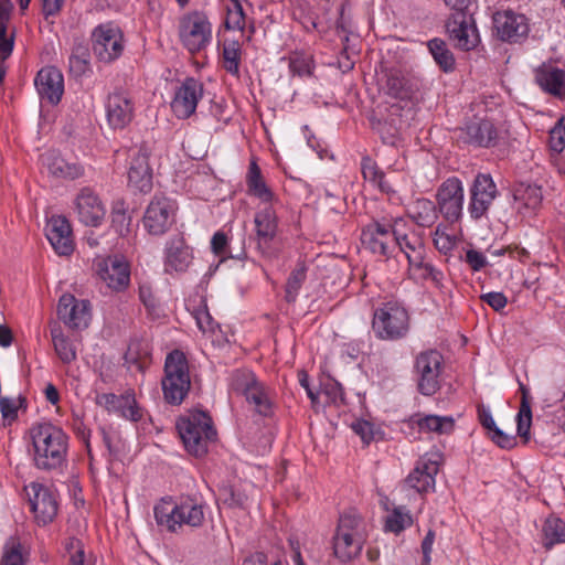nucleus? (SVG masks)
<instances>
[{
	"instance_id": "f257e3e1",
	"label": "nucleus",
	"mask_w": 565,
	"mask_h": 565,
	"mask_svg": "<svg viewBox=\"0 0 565 565\" xmlns=\"http://www.w3.org/2000/svg\"><path fill=\"white\" fill-rule=\"evenodd\" d=\"M206 504L193 497H180L173 502L172 498L162 499L154 509V519L160 527L175 533L184 525L199 529L205 522Z\"/></svg>"
},
{
	"instance_id": "f03ea898",
	"label": "nucleus",
	"mask_w": 565,
	"mask_h": 565,
	"mask_svg": "<svg viewBox=\"0 0 565 565\" xmlns=\"http://www.w3.org/2000/svg\"><path fill=\"white\" fill-rule=\"evenodd\" d=\"M34 462L39 469L51 470L62 466L67 454V435L62 428L45 422L31 428Z\"/></svg>"
},
{
	"instance_id": "7ed1b4c3",
	"label": "nucleus",
	"mask_w": 565,
	"mask_h": 565,
	"mask_svg": "<svg viewBox=\"0 0 565 565\" xmlns=\"http://www.w3.org/2000/svg\"><path fill=\"white\" fill-rule=\"evenodd\" d=\"M180 437L186 450L201 457L207 452V444L216 438L212 418L202 411L182 417L177 424Z\"/></svg>"
},
{
	"instance_id": "20e7f679",
	"label": "nucleus",
	"mask_w": 565,
	"mask_h": 565,
	"mask_svg": "<svg viewBox=\"0 0 565 565\" xmlns=\"http://www.w3.org/2000/svg\"><path fill=\"white\" fill-rule=\"evenodd\" d=\"M164 401L180 405L186 397L191 380L184 353L180 350L170 352L164 361V377L161 381Z\"/></svg>"
},
{
	"instance_id": "39448f33",
	"label": "nucleus",
	"mask_w": 565,
	"mask_h": 565,
	"mask_svg": "<svg viewBox=\"0 0 565 565\" xmlns=\"http://www.w3.org/2000/svg\"><path fill=\"white\" fill-rule=\"evenodd\" d=\"M372 328L379 339L398 340L408 332V312L396 301L384 302L373 315Z\"/></svg>"
},
{
	"instance_id": "423d86ee",
	"label": "nucleus",
	"mask_w": 565,
	"mask_h": 565,
	"mask_svg": "<svg viewBox=\"0 0 565 565\" xmlns=\"http://www.w3.org/2000/svg\"><path fill=\"white\" fill-rule=\"evenodd\" d=\"M231 387L243 395L259 415L268 417L273 414V402L268 388L252 371L235 370L231 375Z\"/></svg>"
},
{
	"instance_id": "0eeeda50",
	"label": "nucleus",
	"mask_w": 565,
	"mask_h": 565,
	"mask_svg": "<svg viewBox=\"0 0 565 565\" xmlns=\"http://www.w3.org/2000/svg\"><path fill=\"white\" fill-rule=\"evenodd\" d=\"M397 222L372 221L365 225L360 237L362 246L371 254L388 259L396 249Z\"/></svg>"
},
{
	"instance_id": "6e6552de",
	"label": "nucleus",
	"mask_w": 565,
	"mask_h": 565,
	"mask_svg": "<svg viewBox=\"0 0 565 565\" xmlns=\"http://www.w3.org/2000/svg\"><path fill=\"white\" fill-rule=\"evenodd\" d=\"M179 35L190 53L204 50L212 40V25L207 17L199 11L184 17L180 22Z\"/></svg>"
},
{
	"instance_id": "1a4fd4ad",
	"label": "nucleus",
	"mask_w": 565,
	"mask_h": 565,
	"mask_svg": "<svg viewBox=\"0 0 565 565\" xmlns=\"http://www.w3.org/2000/svg\"><path fill=\"white\" fill-rule=\"evenodd\" d=\"M92 47L100 62L110 63L124 51L122 34L113 22L97 25L92 32Z\"/></svg>"
},
{
	"instance_id": "9d476101",
	"label": "nucleus",
	"mask_w": 565,
	"mask_h": 565,
	"mask_svg": "<svg viewBox=\"0 0 565 565\" xmlns=\"http://www.w3.org/2000/svg\"><path fill=\"white\" fill-rule=\"evenodd\" d=\"M443 355L436 350H428L417 355L415 371L418 376V391L426 396L434 395L440 387Z\"/></svg>"
},
{
	"instance_id": "9b49d317",
	"label": "nucleus",
	"mask_w": 565,
	"mask_h": 565,
	"mask_svg": "<svg viewBox=\"0 0 565 565\" xmlns=\"http://www.w3.org/2000/svg\"><path fill=\"white\" fill-rule=\"evenodd\" d=\"M446 30L455 46L460 50L470 51L479 43L475 20L465 10L451 13L446 22Z\"/></svg>"
},
{
	"instance_id": "f8f14e48",
	"label": "nucleus",
	"mask_w": 565,
	"mask_h": 565,
	"mask_svg": "<svg viewBox=\"0 0 565 565\" xmlns=\"http://www.w3.org/2000/svg\"><path fill=\"white\" fill-rule=\"evenodd\" d=\"M437 206L443 217L455 223L460 220L463 206V186L458 178H449L437 191Z\"/></svg>"
},
{
	"instance_id": "ddd939ff",
	"label": "nucleus",
	"mask_w": 565,
	"mask_h": 565,
	"mask_svg": "<svg viewBox=\"0 0 565 565\" xmlns=\"http://www.w3.org/2000/svg\"><path fill=\"white\" fill-rule=\"evenodd\" d=\"M456 138L458 142L463 145L490 148L498 143L499 132L492 121L476 119L457 128Z\"/></svg>"
},
{
	"instance_id": "4468645a",
	"label": "nucleus",
	"mask_w": 565,
	"mask_h": 565,
	"mask_svg": "<svg viewBox=\"0 0 565 565\" xmlns=\"http://www.w3.org/2000/svg\"><path fill=\"white\" fill-rule=\"evenodd\" d=\"M174 222V206L166 196L156 195L146 209L143 225L151 235H163Z\"/></svg>"
},
{
	"instance_id": "2eb2a0df",
	"label": "nucleus",
	"mask_w": 565,
	"mask_h": 565,
	"mask_svg": "<svg viewBox=\"0 0 565 565\" xmlns=\"http://www.w3.org/2000/svg\"><path fill=\"white\" fill-rule=\"evenodd\" d=\"M99 278L114 291H124L130 282V266L121 255H113L96 263Z\"/></svg>"
},
{
	"instance_id": "dca6fc26",
	"label": "nucleus",
	"mask_w": 565,
	"mask_h": 565,
	"mask_svg": "<svg viewBox=\"0 0 565 565\" xmlns=\"http://www.w3.org/2000/svg\"><path fill=\"white\" fill-rule=\"evenodd\" d=\"M498 193L497 185L490 174L476 175L471 189L468 211L473 220L487 214Z\"/></svg>"
},
{
	"instance_id": "f3484780",
	"label": "nucleus",
	"mask_w": 565,
	"mask_h": 565,
	"mask_svg": "<svg viewBox=\"0 0 565 565\" xmlns=\"http://www.w3.org/2000/svg\"><path fill=\"white\" fill-rule=\"evenodd\" d=\"M150 149L141 145L132 154L128 169V185L134 191L149 193L153 186V173L149 163Z\"/></svg>"
},
{
	"instance_id": "a211bd4d",
	"label": "nucleus",
	"mask_w": 565,
	"mask_h": 565,
	"mask_svg": "<svg viewBox=\"0 0 565 565\" xmlns=\"http://www.w3.org/2000/svg\"><path fill=\"white\" fill-rule=\"evenodd\" d=\"M203 85L193 77H186L177 89L171 102V109L178 118L185 119L194 114L202 97Z\"/></svg>"
},
{
	"instance_id": "6ab92c4d",
	"label": "nucleus",
	"mask_w": 565,
	"mask_h": 565,
	"mask_svg": "<svg viewBox=\"0 0 565 565\" xmlns=\"http://www.w3.org/2000/svg\"><path fill=\"white\" fill-rule=\"evenodd\" d=\"M493 22L498 36L511 43L525 39L530 31L526 17L513 11L497 12Z\"/></svg>"
},
{
	"instance_id": "aec40b11",
	"label": "nucleus",
	"mask_w": 565,
	"mask_h": 565,
	"mask_svg": "<svg viewBox=\"0 0 565 565\" xmlns=\"http://www.w3.org/2000/svg\"><path fill=\"white\" fill-rule=\"evenodd\" d=\"M88 300H77L71 294H64L57 305L58 318L71 329H81L88 326L90 313Z\"/></svg>"
},
{
	"instance_id": "412c9836",
	"label": "nucleus",
	"mask_w": 565,
	"mask_h": 565,
	"mask_svg": "<svg viewBox=\"0 0 565 565\" xmlns=\"http://www.w3.org/2000/svg\"><path fill=\"white\" fill-rule=\"evenodd\" d=\"M75 212L81 223L98 226L105 217L106 210L98 195L89 188H84L75 199Z\"/></svg>"
},
{
	"instance_id": "4be33fe9",
	"label": "nucleus",
	"mask_w": 565,
	"mask_h": 565,
	"mask_svg": "<svg viewBox=\"0 0 565 565\" xmlns=\"http://www.w3.org/2000/svg\"><path fill=\"white\" fill-rule=\"evenodd\" d=\"M34 84L42 99H46L51 105H57L61 102L64 93V77L58 68L54 66L41 68Z\"/></svg>"
},
{
	"instance_id": "5701e85b",
	"label": "nucleus",
	"mask_w": 565,
	"mask_h": 565,
	"mask_svg": "<svg viewBox=\"0 0 565 565\" xmlns=\"http://www.w3.org/2000/svg\"><path fill=\"white\" fill-rule=\"evenodd\" d=\"M192 259V249L183 236L177 235L167 241L164 248V270L167 273L186 271Z\"/></svg>"
},
{
	"instance_id": "b1692460",
	"label": "nucleus",
	"mask_w": 565,
	"mask_h": 565,
	"mask_svg": "<svg viewBox=\"0 0 565 565\" xmlns=\"http://www.w3.org/2000/svg\"><path fill=\"white\" fill-rule=\"evenodd\" d=\"M385 92L393 98L411 99L419 90L418 81L396 67L385 68Z\"/></svg>"
},
{
	"instance_id": "393cba45",
	"label": "nucleus",
	"mask_w": 565,
	"mask_h": 565,
	"mask_svg": "<svg viewBox=\"0 0 565 565\" xmlns=\"http://www.w3.org/2000/svg\"><path fill=\"white\" fill-rule=\"evenodd\" d=\"M106 115L111 128H125L134 117V103L128 94L122 92L110 94L106 102Z\"/></svg>"
},
{
	"instance_id": "a878e982",
	"label": "nucleus",
	"mask_w": 565,
	"mask_h": 565,
	"mask_svg": "<svg viewBox=\"0 0 565 565\" xmlns=\"http://www.w3.org/2000/svg\"><path fill=\"white\" fill-rule=\"evenodd\" d=\"M256 227V247L263 255L273 253L271 242L276 237L277 221L275 211L271 207H265L257 212L254 218Z\"/></svg>"
},
{
	"instance_id": "bb28decb",
	"label": "nucleus",
	"mask_w": 565,
	"mask_h": 565,
	"mask_svg": "<svg viewBox=\"0 0 565 565\" xmlns=\"http://www.w3.org/2000/svg\"><path fill=\"white\" fill-rule=\"evenodd\" d=\"M534 82L546 94L565 99V71L543 63L534 70Z\"/></svg>"
},
{
	"instance_id": "cd10ccee",
	"label": "nucleus",
	"mask_w": 565,
	"mask_h": 565,
	"mask_svg": "<svg viewBox=\"0 0 565 565\" xmlns=\"http://www.w3.org/2000/svg\"><path fill=\"white\" fill-rule=\"evenodd\" d=\"M514 209L523 217H531L540 210L543 201L541 186L519 183L513 190Z\"/></svg>"
},
{
	"instance_id": "c85d7f7f",
	"label": "nucleus",
	"mask_w": 565,
	"mask_h": 565,
	"mask_svg": "<svg viewBox=\"0 0 565 565\" xmlns=\"http://www.w3.org/2000/svg\"><path fill=\"white\" fill-rule=\"evenodd\" d=\"M31 489L33 497L29 499V502L35 519L43 524L52 522L57 514V502L54 494L46 487L39 483H33Z\"/></svg>"
},
{
	"instance_id": "c756f323",
	"label": "nucleus",
	"mask_w": 565,
	"mask_h": 565,
	"mask_svg": "<svg viewBox=\"0 0 565 565\" xmlns=\"http://www.w3.org/2000/svg\"><path fill=\"white\" fill-rule=\"evenodd\" d=\"M46 237L58 255H70L73 249L72 228L64 216H53L46 228Z\"/></svg>"
},
{
	"instance_id": "7c9ffc66",
	"label": "nucleus",
	"mask_w": 565,
	"mask_h": 565,
	"mask_svg": "<svg viewBox=\"0 0 565 565\" xmlns=\"http://www.w3.org/2000/svg\"><path fill=\"white\" fill-rule=\"evenodd\" d=\"M438 472L437 461H419L405 479V483L418 493L429 491L435 486V476Z\"/></svg>"
},
{
	"instance_id": "2f4dec72",
	"label": "nucleus",
	"mask_w": 565,
	"mask_h": 565,
	"mask_svg": "<svg viewBox=\"0 0 565 565\" xmlns=\"http://www.w3.org/2000/svg\"><path fill=\"white\" fill-rule=\"evenodd\" d=\"M362 547V535L335 532L332 537L333 555L343 563L359 556Z\"/></svg>"
},
{
	"instance_id": "473e14b6",
	"label": "nucleus",
	"mask_w": 565,
	"mask_h": 565,
	"mask_svg": "<svg viewBox=\"0 0 565 565\" xmlns=\"http://www.w3.org/2000/svg\"><path fill=\"white\" fill-rule=\"evenodd\" d=\"M396 248H398L407 258L411 267L423 265L425 259V245L423 239L415 235L401 234L397 230Z\"/></svg>"
},
{
	"instance_id": "72a5a7b5",
	"label": "nucleus",
	"mask_w": 565,
	"mask_h": 565,
	"mask_svg": "<svg viewBox=\"0 0 565 565\" xmlns=\"http://www.w3.org/2000/svg\"><path fill=\"white\" fill-rule=\"evenodd\" d=\"M411 423L416 425L419 431L436 433L439 435H448L455 428V420L450 416L426 415L418 414L411 417Z\"/></svg>"
},
{
	"instance_id": "f704fd0d",
	"label": "nucleus",
	"mask_w": 565,
	"mask_h": 565,
	"mask_svg": "<svg viewBox=\"0 0 565 565\" xmlns=\"http://www.w3.org/2000/svg\"><path fill=\"white\" fill-rule=\"evenodd\" d=\"M521 403L516 415V431L518 436L522 438L523 443H529L532 426V408L531 396L529 388L520 383Z\"/></svg>"
},
{
	"instance_id": "c9c22d12",
	"label": "nucleus",
	"mask_w": 565,
	"mask_h": 565,
	"mask_svg": "<svg viewBox=\"0 0 565 565\" xmlns=\"http://www.w3.org/2000/svg\"><path fill=\"white\" fill-rule=\"evenodd\" d=\"M45 164L50 173L57 178L74 180L83 175L84 168L76 162H67L64 158L55 153H49L44 157Z\"/></svg>"
},
{
	"instance_id": "e433bc0d",
	"label": "nucleus",
	"mask_w": 565,
	"mask_h": 565,
	"mask_svg": "<svg viewBox=\"0 0 565 565\" xmlns=\"http://www.w3.org/2000/svg\"><path fill=\"white\" fill-rule=\"evenodd\" d=\"M409 217L422 227H430L438 218L436 204L428 199H418L408 210Z\"/></svg>"
},
{
	"instance_id": "4c0bfd02",
	"label": "nucleus",
	"mask_w": 565,
	"mask_h": 565,
	"mask_svg": "<svg viewBox=\"0 0 565 565\" xmlns=\"http://www.w3.org/2000/svg\"><path fill=\"white\" fill-rule=\"evenodd\" d=\"M90 53L87 44L77 42L72 49L68 58L70 73L74 77H82L90 71Z\"/></svg>"
},
{
	"instance_id": "58836bf2",
	"label": "nucleus",
	"mask_w": 565,
	"mask_h": 565,
	"mask_svg": "<svg viewBox=\"0 0 565 565\" xmlns=\"http://www.w3.org/2000/svg\"><path fill=\"white\" fill-rule=\"evenodd\" d=\"M246 182L248 192L252 195L260 199L264 202H269L273 200V192L263 180L260 169L255 161H252L249 164Z\"/></svg>"
},
{
	"instance_id": "ea45409f",
	"label": "nucleus",
	"mask_w": 565,
	"mask_h": 565,
	"mask_svg": "<svg viewBox=\"0 0 565 565\" xmlns=\"http://www.w3.org/2000/svg\"><path fill=\"white\" fill-rule=\"evenodd\" d=\"M427 45L435 62L444 72L448 73L455 70L456 62L454 54L444 40L435 38L430 40Z\"/></svg>"
},
{
	"instance_id": "a19ab883",
	"label": "nucleus",
	"mask_w": 565,
	"mask_h": 565,
	"mask_svg": "<svg viewBox=\"0 0 565 565\" xmlns=\"http://www.w3.org/2000/svg\"><path fill=\"white\" fill-rule=\"evenodd\" d=\"M543 544L551 548L558 543H565V522L556 516H550L543 525Z\"/></svg>"
},
{
	"instance_id": "79ce46f5",
	"label": "nucleus",
	"mask_w": 565,
	"mask_h": 565,
	"mask_svg": "<svg viewBox=\"0 0 565 565\" xmlns=\"http://www.w3.org/2000/svg\"><path fill=\"white\" fill-rule=\"evenodd\" d=\"M244 235H242V246L239 247V252L237 254H233V247L230 244L228 237L223 232H216L211 239V249L216 256H225L227 255L230 258L243 259L246 257V252L244 247Z\"/></svg>"
},
{
	"instance_id": "37998d69",
	"label": "nucleus",
	"mask_w": 565,
	"mask_h": 565,
	"mask_svg": "<svg viewBox=\"0 0 565 565\" xmlns=\"http://www.w3.org/2000/svg\"><path fill=\"white\" fill-rule=\"evenodd\" d=\"M54 350L63 363L70 364L76 359V350L68 338H66L60 328L51 330Z\"/></svg>"
},
{
	"instance_id": "c03bdc74",
	"label": "nucleus",
	"mask_w": 565,
	"mask_h": 565,
	"mask_svg": "<svg viewBox=\"0 0 565 565\" xmlns=\"http://www.w3.org/2000/svg\"><path fill=\"white\" fill-rule=\"evenodd\" d=\"M223 66L233 74L238 75L241 62V45L237 41L225 42L222 50Z\"/></svg>"
},
{
	"instance_id": "a18cd8bd",
	"label": "nucleus",
	"mask_w": 565,
	"mask_h": 565,
	"mask_svg": "<svg viewBox=\"0 0 565 565\" xmlns=\"http://www.w3.org/2000/svg\"><path fill=\"white\" fill-rule=\"evenodd\" d=\"M24 562L22 545L19 539L14 536L9 537L3 546L0 565H24Z\"/></svg>"
},
{
	"instance_id": "49530a36",
	"label": "nucleus",
	"mask_w": 565,
	"mask_h": 565,
	"mask_svg": "<svg viewBox=\"0 0 565 565\" xmlns=\"http://www.w3.org/2000/svg\"><path fill=\"white\" fill-rule=\"evenodd\" d=\"M362 521V516L355 510L350 509L340 514L335 532L362 535L360 533Z\"/></svg>"
},
{
	"instance_id": "de8ad7c7",
	"label": "nucleus",
	"mask_w": 565,
	"mask_h": 565,
	"mask_svg": "<svg viewBox=\"0 0 565 565\" xmlns=\"http://www.w3.org/2000/svg\"><path fill=\"white\" fill-rule=\"evenodd\" d=\"M131 216L127 213L122 203L114 206L111 212V227L121 237L130 232Z\"/></svg>"
},
{
	"instance_id": "09e8293b",
	"label": "nucleus",
	"mask_w": 565,
	"mask_h": 565,
	"mask_svg": "<svg viewBox=\"0 0 565 565\" xmlns=\"http://www.w3.org/2000/svg\"><path fill=\"white\" fill-rule=\"evenodd\" d=\"M306 279V268L305 266H299L295 268L286 282V295L285 298L288 302H295L298 296V292Z\"/></svg>"
},
{
	"instance_id": "8fccbe9b",
	"label": "nucleus",
	"mask_w": 565,
	"mask_h": 565,
	"mask_svg": "<svg viewBox=\"0 0 565 565\" xmlns=\"http://www.w3.org/2000/svg\"><path fill=\"white\" fill-rule=\"evenodd\" d=\"M290 72L294 75L310 76L312 74V57L307 54H298L296 53L290 57L289 62Z\"/></svg>"
},
{
	"instance_id": "3c124183",
	"label": "nucleus",
	"mask_w": 565,
	"mask_h": 565,
	"mask_svg": "<svg viewBox=\"0 0 565 565\" xmlns=\"http://www.w3.org/2000/svg\"><path fill=\"white\" fill-rule=\"evenodd\" d=\"M125 401H121V405L118 409L121 416L131 422H138L142 417L140 407L137 405L134 394H124Z\"/></svg>"
},
{
	"instance_id": "603ef678",
	"label": "nucleus",
	"mask_w": 565,
	"mask_h": 565,
	"mask_svg": "<svg viewBox=\"0 0 565 565\" xmlns=\"http://www.w3.org/2000/svg\"><path fill=\"white\" fill-rule=\"evenodd\" d=\"M411 523V515L402 513L399 509H394L393 513L386 519L385 529L393 533H399Z\"/></svg>"
},
{
	"instance_id": "864d4df0",
	"label": "nucleus",
	"mask_w": 565,
	"mask_h": 565,
	"mask_svg": "<svg viewBox=\"0 0 565 565\" xmlns=\"http://www.w3.org/2000/svg\"><path fill=\"white\" fill-rule=\"evenodd\" d=\"M234 8L228 10L226 26L233 30H243L245 26V13L238 0H233Z\"/></svg>"
},
{
	"instance_id": "5fc2aeb1",
	"label": "nucleus",
	"mask_w": 565,
	"mask_h": 565,
	"mask_svg": "<svg viewBox=\"0 0 565 565\" xmlns=\"http://www.w3.org/2000/svg\"><path fill=\"white\" fill-rule=\"evenodd\" d=\"M551 149L561 152L565 148V116L550 131Z\"/></svg>"
},
{
	"instance_id": "6e6d98bb",
	"label": "nucleus",
	"mask_w": 565,
	"mask_h": 565,
	"mask_svg": "<svg viewBox=\"0 0 565 565\" xmlns=\"http://www.w3.org/2000/svg\"><path fill=\"white\" fill-rule=\"evenodd\" d=\"M434 244L439 252L447 254L455 247L456 239L445 232V227L438 225L434 234Z\"/></svg>"
},
{
	"instance_id": "4d7b16f0",
	"label": "nucleus",
	"mask_w": 565,
	"mask_h": 565,
	"mask_svg": "<svg viewBox=\"0 0 565 565\" xmlns=\"http://www.w3.org/2000/svg\"><path fill=\"white\" fill-rule=\"evenodd\" d=\"M65 547L71 554L68 565H85L84 548L79 540L70 537L65 544Z\"/></svg>"
},
{
	"instance_id": "13d9d810",
	"label": "nucleus",
	"mask_w": 565,
	"mask_h": 565,
	"mask_svg": "<svg viewBox=\"0 0 565 565\" xmlns=\"http://www.w3.org/2000/svg\"><path fill=\"white\" fill-rule=\"evenodd\" d=\"M220 498L228 508H244L246 495L236 492L232 487H225L221 490Z\"/></svg>"
},
{
	"instance_id": "bf43d9fd",
	"label": "nucleus",
	"mask_w": 565,
	"mask_h": 565,
	"mask_svg": "<svg viewBox=\"0 0 565 565\" xmlns=\"http://www.w3.org/2000/svg\"><path fill=\"white\" fill-rule=\"evenodd\" d=\"M488 436L494 444L503 449H512L516 445L515 436L504 433L498 426L491 429Z\"/></svg>"
},
{
	"instance_id": "052dcab7",
	"label": "nucleus",
	"mask_w": 565,
	"mask_h": 565,
	"mask_svg": "<svg viewBox=\"0 0 565 565\" xmlns=\"http://www.w3.org/2000/svg\"><path fill=\"white\" fill-rule=\"evenodd\" d=\"M480 299L495 311L502 310L508 303V299L504 294L498 291L482 294Z\"/></svg>"
},
{
	"instance_id": "680f3d73",
	"label": "nucleus",
	"mask_w": 565,
	"mask_h": 565,
	"mask_svg": "<svg viewBox=\"0 0 565 565\" xmlns=\"http://www.w3.org/2000/svg\"><path fill=\"white\" fill-rule=\"evenodd\" d=\"M414 268L422 270V277L424 279H430L437 287L443 286L441 281L444 279V274L436 269L431 264L423 260V265L415 266Z\"/></svg>"
},
{
	"instance_id": "e2e57ef3",
	"label": "nucleus",
	"mask_w": 565,
	"mask_h": 565,
	"mask_svg": "<svg viewBox=\"0 0 565 565\" xmlns=\"http://www.w3.org/2000/svg\"><path fill=\"white\" fill-rule=\"evenodd\" d=\"M353 431L359 435L366 445L373 439V425L367 420H356L352 424Z\"/></svg>"
},
{
	"instance_id": "0e129e2a",
	"label": "nucleus",
	"mask_w": 565,
	"mask_h": 565,
	"mask_svg": "<svg viewBox=\"0 0 565 565\" xmlns=\"http://www.w3.org/2000/svg\"><path fill=\"white\" fill-rule=\"evenodd\" d=\"M195 320L199 329L203 332H213L216 327V323L206 309L198 310L195 313Z\"/></svg>"
},
{
	"instance_id": "69168bd1",
	"label": "nucleus",
	"mask_w": 565,
	"mask_h": 565,
	"mask_svg": "<svg viewBox=\"0 0 565 565\" xmlns=\"http://www.w3.org/2000/svg\"><path fill=\"white\" fill-rule=\"evenodd\" d=\"M72 427L76 436L85 444L86 449L88 452L90 451V445H89V437H90V430L89 428L84 424L83 419L79 417H74Z\"/></svg>"
},
{
	"instance_id": "338daca9",
	"label": "nucleus",
	"mask_w": 565,
	"mask_h": 565,
	"mask_svg": "<svg viewBox=\"0 0 565 565\" xmlns=\"http://www.w3.org/2000/svg\"><path fill=\"white\" fill-rule=\"evenodd\" d=\"M466 262L475 271L480 270L487 264L484 255L476 249H469L466 253Z\"/></svg>"
},
{
	"instance_id": "774afa93",
	"label": "nucleus",
	"mask_w": 565,
	"mask_h": 565,
	"mask_svg": "<svg viewBox=\"0 0 565 565\" xmlns=\"http://www.w3.org/2000/svg\"><path fill=\"white\" fill-rule=\"evenodd\" d=\"M0 412L4 419L14 420L18 417V407L14 401L8 397L0 399Z\"/></svg>"
}]
</instances>
